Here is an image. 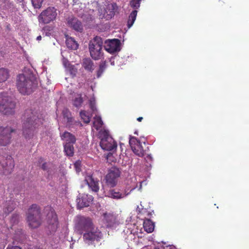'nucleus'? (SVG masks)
<instances>
[{"label": "nucleus", "instance_id": "f257e3e1", "mask_svg": "<svg viewBox=\"0 0 249 249\" xmlns=\"http://www.w3.org/2000/svg\"><path fill=\"white\" fill-rule=\"evenodd\" d=\"M25 119L22 124V134L26 140L33 139L36 135L38 129L42 126V119L39 118L31 109L25 110Z\"/></svg>", "mask_w": 249, "mask_h": 249}, {"label": "nucleus", "instance_id": "f03ea898", "mask_svg": "<svg viewBox=\"0 0 249 249\" xmlns=\"http://www.w3.org/2000/svg\"><path fill=\"white\" fill-rule=\"evenodd\" d=\"M16 86L18 91L22 95H29L36 88L37 83L30 77L24 74L18 75Z\"/></svg>", "mask_w": 249, "mask_h": 249}, {"label": "nucleus", "instance_id": "7ed1b4c3", "mask_svg": "<svg viewBox=\"0 0 249 249\" xmlns=\"http://www.w3.org/2000/svg\"><path fill=\"white\" fill-rule=\"evenodd\" d=\"M27 221L29 226L35 229L39 227L42 223V218L40 207L36 204H32L27 213Z\"/></svg>", "mask_w": 249, "mask_h": 249}, {"label": "nucleus", "instance_id": "20e7f679", "mask_svg": "<svg viewBox=\"0 0 249 249\" xmlns=\"http://www.w3.org/2000/svg\"><path fill=\"white\" fill-rule=\"evenodd\" d=\"M102 38L96 36L91 40L89 44V48L91 57L94 60H98L103 56Z\"/></svg>", "mask_w": 249, "mask_h": 249}, {"label": "nucleus", "instance_id": "39448f33", "mask_svg": "<svg viewBox=\"0 0 249 249\" xmlns=\"http://www.w3.org/2000/svg\"><path fill=\"white\" fill-rule=\"evenodd\" d=\"M57 16V10L54 7H49L43 10L38 16L39 24H47L56 20Z\"/></svg>", "mask_w": 249, "mask_h": 249}, {"label": "nucleus", "instance_id": "423d86ee", "mask_svg": "<svg viewBox=\"0 0 249 249\" xmlns=\"http://www.w3.org/2000/svg\"><path fill=\"white\" fill-rule=\"evenodd\" d=\"M16 103L10 97L0 95V112L5 115H12L15 113Z\"/></svg>", "mask_w": 249, "mask_h": 249}, {"label": "nucleus", "instance_id": "0eeeda50", "mask_svg": "<svg viewBox=\"0 0 249 249\" xmlns=\"http://www.w3.org/2000/svg\"><path fill=\"white\" fill-rule=\"evenodd\" d=\"M94 226L90 218L79 216L77 217L75 225V230L78 233L84 234V232H87Z\"/></svg>", "mask_w": 249, "mask_h": 249}, {"label": "nucleus", "instance_id": "6e6552de", "mask_svg": "<svg viewBox=\"0 0 249 249\" xmlns=\"http://www.w3.org/2000/svg\"><path fill=\"white\" fill-rule=\"evenodd\" d=\"M103 238V234L98 228L95 226L83 234L84 242L89 245H93L95 242H98Z\"/></svg>", "mask_w": 249, "mask_h": 249}, {"label": "nucleus", "instance_id": "1a4fd4ad", "mask_svg": "<svg viewBox=\"0 0 249 249\" xmlns=\"http://www.w3.org/2000/svg\"><path fill=\"white\" fill-rule=\"evenodd\" d=\"M120 170L115 167H111L105 177L106 183L108 187L113 188L117 184L118 178L120 177Z\"/></svg>", "mask_w": 249, "mask_h": 249}, {"label": "nucleus", "instance_id": "9d476101", "mask_svg": "<svg viewBox=\"0 0 249 249\" xmlns=\"http://www.w3.org/2000/svg\"><path fill=\"white\" fill-rule=\"evenodd\" d=\"M15 166L12 157L7 156L6 158L0 156V174L9 175L11 173Z\"/></svg>", "mask_w": 249, "mask_h": 249}, {"label": "nucleus", "instance_id": "9b49d317", "mask_svg": "<svg viewBox=\"0 0 249 249\" xmlns=\"http://www.w3.org/2000/svg\"><path fill=\"white\" fill-rule=\"evenodd\" d=\"M49 209L46 217V228L51 233H53L56 231L58 228V218L53 209Z\"/></svg>", "mask_w": 249, "mask_h": 249}, {"label": "nucleus", "instance_id": "f8f14e48", "mask_svg": "<svg viewBox=\"0 0 249 249\" xmlns=\"http://www.w3.org/2000/svg\"><path fill=\"white\" fill-rule=\"evenodd\" d=\"M15 129L9 126L0 127V145L6 146L11 142V134Z\"/></svg>", "mask_w": 249, "mask_h": 249}, {"label": "nucleus", "instance_id": "ddd939ff", "mask_svg": "<svg viewBox=\"0 0 249 249\" xmlns=\"http://www.w3.org/2000/svg\"><path fill=\"white\" fill-rule=\"evenodd\" d=\"M100 145L102 148L107 151H111L117 147V143L114 139L107 133L101 140Z\"/></svg>", "mask_w": 249, "mask_h": 249}, {"label": "nucleus", "instance_id": "4468645a", "mask_svg": "<svg viewBox=\"0 0 249 249\" xmlns=\"http://www.w3.org/2000/svg\"><path fill=\"white\" fill-rule=\"evenodd\" d=\"M129 142L132 150L136 155L141 157L144 155L145 150L138 139L135 137H131Z\"/></svg>", "mask_w": 249, "mask_h": 249}, {"label": "nucleus", "instance_id": "2eb2a0df", "mask_svg": "<svg viewBox=\"0 0 249 249\" xmlns=\"http://www.w3.org/2000/svg\"><path fill=\"white\" fill-rule=\"evenodd\" d=\"M142 0H131L130 1L129 5L130 7L135 10L132 11L129 16L127 21V27L130 28L136 20L137 15L138 9L140 6V2Z\"/></svg>", "mask_w": 249, "mask_h": 249}, {"label": "nucleus", "instance_id": "dca6fc26", "mask_svg": "<svg viewBox=\"0 0 249 249\" xmlns=\"http://www.w3.org/2000/svg\"><path fill=\"white\" fill-rule=\"evenodd\" d=\"M67 24L72 29L79 32H82L83 26L81 21L77 18L73 16L69 17L67 19Z\"/></svg>", "mask_w": 249, "mask_h": 249}, {"label": "nucleus", "instance_id": "f3484780", "mask_svg": "<svg viewBox=\"0 0 249 249\" xmlns=\"http://www.w3.org/2000/svg\"><path fill=\"white\" fill-rule=\"evenodd\" d=\"M128 194V193H126L125 190L119 188L110 189L107 192L108 197L115 199L123 198L126 196Z\"/></svg>", "mask_w": 249, "mask_h": 249}, {"label": "nucleus", "instance_id": "a211bd4d", "mask_svg": "<svg viewBox=\"0 0 249 249\" xmlns=\"http://www.w3.org/2000/svg\"><path fill=\"white\" fill-rule=\"evenodd\" d=\"M93 197L90 195H83L76 199L77 206L79 209L89 206L93 201Z\"/></svg>", "mask_w": 249, "mask_h": 249}, {"label": "nucleus", "instance_id": "6ab92c4d", "mask_svg": "<svg viewBox=\"0 0 249 249\" xmlns=\"http://www.w3.org/2000/svg\"><path fill=\"white\" fill-rule=\"evenodd\" d=\"M85 180L89 187L91 188L93 191L97 192L99 191V181L97 179H95L92 176H87Z\"/></svg>", "mask_w": 249, "mask_h": 249}, {"label": "nucleus", "instance_id": "aec40b11", "mask_svg": "<svg viewBox=\"0 0 249 249\" xmlns=\"http://www.w3.org/2000/svg\"><path fill=\"white\" fill-rule=\"evenodd\" d=\"M83 68L87 71L92 72L95 69V65L93 61L89 58H85L81 63Z\"/></svg>", "mask_w": 249, "mask_h": 249}, {"label": "nucleus", "instance_id": "412c9836", "mask_svg": "<svg viewBox=\"0 0 249 249\" xmlns=\"http://www.w3.org/2000/svg\"><path fill=\"white\" fill-rule=\"evenodd\" d=\"M61 140L65 141V143L74 144L76 142V138L72 134L65 131L61 135Z\"/></svg>", "mask_w": 249, "mask_h": 249}, {"label": "nucleus", "instance_id": "4be33fe9", "mask_svg": "<svg viewBox=\"0 0 249 249\" xmlns=\"http://www.w3.org/2000/svg\"><path fill=\"white\" fill-rule=\"evenodd\" d=\"M143 227L144 231L147 233H151L154 230V223L148 218H145L143 223Z\"/></svg>", "mask_w": 249, "mask_h": 249}, {"label": "nucleus", "instance_id": "5701e85b", "mask_svg": "<svg viewBox=\"0 0 249 249\" xmlns=\"http://www.w3.org/2000/svg\"><path fill=\"white\" fill-rule=\"evenodd\" d=\"M119 40L114 39L110 41L106 46V50L110 53H114L117 50L119 45Z\"/></svg>", "mask_w": 249, "mask_h": 249}, {"label": "nucleus", "instance_id": "b1692460", "mask_svg": "<svg viewBox=\"0 0 249 249\" xmlns=\"http://www.w3.org/2000/svg\"><path fill=\"white\" fill-rule=\"evenodd\" d=\"M16 204L13 200H9L5 203L3 212L6 215L9 214L15 208Z\"/></svg>", "mask_w": 249, "mask_h": 249}, {"label": "nucleus", "instance_id": "393cba45", "mask_svg": "<svg viewBox=\"0 0 249 249\" xmlns=\"http://www.w3.org/2000/svg\"><path fill=\"white\" fill-rule=\"evenodd\" d=\"M9 77V70L7 68H0V83L7 81Z\"/></svg>", "mask_w": 249, "mask_h": 249}, {"label": "nucleus", "instance_id": "a878e982", "mask_svg": "<svg viewBox=\"0 0 249 249\" xmlns=\"http://www.w3.org/2000/svg\"><path fill=\"white\" fill-rule=\"evenodd\" d=\"M66 44L68 48L73 50H76L78 48L77 42L71 37H68L66 38Z\"/></svg>", "mask_w": 249, "mask_h": 249}, {"label": "nucleus", "instance_id": "bb28decb", "mask_svg": "<svg viewBox=\"0 0 249 249\" xmlns=\"http://www.w3.org/2000/svg\"><path fill=\"white\" fill-rule=\"evenodd\" d=\"M25 238V234L23 231L20 229H18L15 230V232L13 236L14 240L17 242H22Z\"/></svg>", "mask_w": 249, "mask_h": 249}, {"label": "nucleus", "instance_id": "cd10ccee", "mask_svg": "<svg viewBox=\"0 0 249 249\" xmlns=\"http://www.w3.org/2000/svg\"><path fill=\"white\" fill-rule=\"evenodd\" d=\"M64 152L68 156L72 157L74 154L73 144L65 143L64 144Z\"/></svg>", "mask_w": 249, "mask_h": 249}, {"label": "nucleus", "instance_id": "c85d7f7f", "mask_svg": "<svg viewBox=\"0 0 249 249\" xmlns=\"http://www.w3.org/2000/svg\"><path fill=\"white\" fill-rule=\"evenodd\" d=\"M80 115L81 119L85 123L88 124L89 123L90 117H89L88 112H86V111L82 110L80 111Z\"/></svg>", "mask_w": 249, "mask_h": 249}, {"label": "nucleus", "instance_id": "c756f323", "mask_svg": "<svg viewBox=\"0 0 249 249\" xmlns=\"http://www.w3.org/2000/svg\"><path fill=\"white\" fill-rule=\"evenodd\" d=\"M107 67L106 65V62L105 61H102L99 65V69L97 71V76L98 77H99L101 76V75L102 74L103 72L106 69Z\"/></svg>", "mask_w": 249, "mask_h": 249}, {"label": "nucleus", "instance_id": "7c9ffc66", "mask_svg": "<svg viewBox=\"0 0 249 249\" xmlns=\"http://www.w3.org/2000/svg\"><path fill=\"white\" fill-rule=\"evenodd\" d=\"M95 120L93 122V125L96 130H99L103 125V122L100 117H97L94 118Z\"/></svg>", "mask_w": 249, "mask_h": 249}, {"label": "nucleus", "instance_id": "2f4dec72", "mask_svg": "<svg viewBox=\"0 0 249 249\" xmlns=\"http://www.w3.org/2000/svg\"><path fill=\"white\" fill-rule=\"evenodd\" d=\"M109 13L108 14L106 10V12H105L103 15L101 14L99 15V18H106V19H109L112 18L113 16H114V12L113 10H109Z\"/></svg>", "mask_w": 249, "mask_h": 249}, {"label": "nucleus", "instance_id": "473e14b6", "mask_svg": "<svg viewBox=\"0 0 249 249\" xmlns=\"http://www.w3.org/2000/svg\"><path fill=\"white\" fill-rule=\"evenodd\" d=\"M83 102V100L81 95H78V97H75L73 100V105L77 107L81 106Z\"/></svg>", "mask_w": 249, "mask_h": 249}, {"label": "nucleus", "instance_id": "72a5a7b5", "mask_svg": "<svg viewBox=\"0 0 249 249\" xmlns=\"http://www.w3.org/2000/svg\"><path fill=\"white\" fill-rule=\"evenodd\" d=\"M31 1L35 8L39 9L42 6L43 0H31Z\"/></svg>", "mask_w": 249, "mask_h": 249}, {"label": "nucleus", "instance_id": "f704fd0d", "mask_svg": "<svg viewBox=\"0 0 249 249\" xmlns=\"http://www.w3.org/2000/svg\"><path fill=\"white\" fill-rule=\"evenodd\" d=\"M95 99L94 98H91L89 100V106L90 108L92 110V111H94L96 110V107H95Z\"/></svg>", "mask_w": 249, "mask_h": 249}, {"label": "nucleus", "instance_id": "c9c22d12", "mask_svg": "<svg viewBox=\"0 0 249 249\" xmlns=\"http://www.w3.org/2000/svg\"><path fill=\"white\" fill-rule=\"evenodd\" d=\"M19 215L18 214H13L11 218V223L14 224H17L18 222Z\"/></svg>", "mask_w": 249, "mask_h": 249}, {"label": "nucleus", "instance_id": "e433bc0d", "mask_svg": "<svg viewBox=\"0 0 249 249\" xmlns=\"http://www.w3.org/2000/svg\"><path fill=\"white\" fill-rule=\"evenodd\" d=\"M74 166L77 172H79L81 171V162L79 160L76 161L74 163Z\"/></svg>", "mask_w": 249, "mask_h": 249}, {"label": "nucleus", "instance_id": "4c0bfd02", "mask_svg": "<svg viewBox=\"0 0 249 249\" xmlns=\"http://www.w3.org/2000/svg\"><path fill=\"white\" fill-rule=\"evenodd\" d=\"M69 68L70 69L71 73L74 76L75 75L77 71L74 66L71 65Z\"/></svg>", "mask_w": 249, "mask_h": 249}, {"label": "nucleus", "instance_id": "58836bf2", "mask_svg": "<svg viewBox=\"0 0 249 249\" xmlns=\"http://www.w3.org/2000/svg\"><path fill=\"white\" fill-rule=\"evenodd\" d=\"M63 65L64 66L66 67V68H69L70 66L71 65L69 61L67 59H65V58H63Z\"/></svg>", "mask_w": 249, "mask_h": 249}, {"label": "nucleus", "instance_id": "ea45409f", "mask_svg": "<svg viewBox=\"0 0 249 249\" xmlns=\"http://www.w3.org/2000/svg\"><path fill=\"white\" fill-rule=\"evenodd\" d=\"M6 249H21V248L18 246H12L11 247H10L8 246Z\"/></svg>", "mask_w": 249, "mask_h": 249}, {"label": "nucleus", "instance_id": "a19ab883", "mask_svg": "<svg viewBox=\"0 0 249 249\" xmlns=\"http://www.w3.org/2000/svg\"><path fill=\"white\" fill-rule=\"evenodd\" d=\"M41 168L43 170H46L47 169V166L46 163H44L42 164V165L41 166Z\"/></svg>", "mask_w": 249, "mask_h": 249}, {"label": "nucleus", "instance_id": "79ce46f5", "mask_svg": "<svg viewBox=\"0 0 249 249\" xmlns=\"http://www.w3.org/2000/svg\"><path fill=\"white\" fill-rule=\"evenodd\" d=\"M50 27L46 26L42 28V30L44 31H50Z\"/></svg>", "mask_w": 249, "mask_h": 249}, {"label": "nucleus", "instance_id": "37998d69", "mask_svg": "<svg viewBox=\"0 0 249 249\" xmlns=\"http://www.w3.org/2000/svg\"><path fill=\"white\" fill-rule=\"evenodd\" d=\"M143 119V118L142 117H138L137 120L139 122H141Z\"/></svg>", "mask_w": 249, "mask_h": 249}, {"label": "nucleus", "instance_id": "c03bdc74", "mask_svg": "<svg viewBox=\"0 0 249 249\" xmlns=\"http://www.w3.org/2000/svg\"><path fill=\"white\" fill-rule=\"evenodd\" d=\"M41 38H42L41 36H38L36 37V40H37V41H40V40H41Z\"/></svg>", "mask_w": 249, "mask_h": 249}, {"label": "nucleus", "instance_id": "a18cd8bd", "mask_svg": "<svg viewBox=\"0 0 249 249\" xmlns=\"http://www.w3.org/2000/svg\"><path fill=\"white\" fill-rule=\"evenodd\" d=\"M151 214V213L148 212L147 214L148 218H150Z\"/></svg>", "mask_w": 249, "mask_h": 249}, {"label": "nucleus", "instance_id": "49530a36", "mask_svg": "<svg viewBox=\"0 0 249 249\" xmlns=\"http://www.w3.org/2000/svg\"><path fill=\"white\" fill-rule=\"evenodd\" d=\"M108 215V214H107V213H105V214H104V217H105V218H106V217H107V216Z\"/></svg>", "mask_w": 249, "mask_h": 249}]
</instances>
